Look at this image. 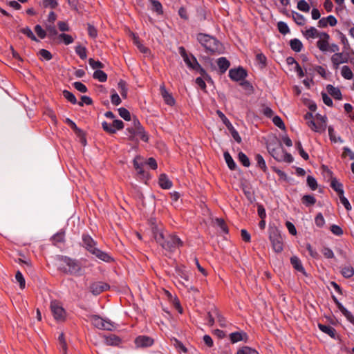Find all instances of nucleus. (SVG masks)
Segmentation results:
<instances>
[{
	"mask_svg": "<svg viewBox=\"0 0 354 354\" xmlns=\"http://www.w3.org/2000/svg\"><path fill=\"white\" fill-rule=\"evenodd\" d=\"M57 269L64 274L77 275L81 271L80 263L66 256H59L57 258Z\"/></svg>",
	"mask_w": 354,
	"mask_h": 354,
	"instance_id": "nucleus-1",
	"label": "nucleus"
},
{
	"mask_svg": "<svg viewBox=\"0 0 354 354\" xmlns=\"http://www.w3.org/2000/svg\"><path fill=\"white\" fill-rule=\"evenodd\" d=\"M153 234L156 241L159 243L162 248L166 250L172 252L176 248L181 246L183 245V242L181 240L176 236H171L170 239L171 241H174L173 244H169V243H165V240L167 238L166 234H164L162 230L160 227H155L153 230Z\"/></svg>",
	"mask_w": 354,
	"mask_h": 354,
	"instance_id": "nucleus-2",
	"label": "nucleus"
},
{
	"mask_svg": "<svg viewBox=\"0 0 354 354\" xmlns=\"http://www.w3.org/2000/svg\"><path fill=\"white\" fill-rule=\"evenodd\" d=\"M308 126L314 131L322 133L326 128V117L320 114H316L315 118L312 113L305 115Z\"/></svg>",
	"mask_w": 354,
	"mask_h": 354,
	"instance_id": "nucleus-3",
	"label": "nucleus"
},
{
	"mask_svg": "<svg viewBox=\"0 0 354 354\" xmlns=\"http://www.w3.org/2000/svg\"><path fill=\"white\" fill-rule=\"evenodd\" d=\"M198 41L208 50L212 52L218 51L220 49L219 42L208 35L199 34L197 36Z\"/></svg>",
	"mask_w": 354,
	"mask_h": 354,
	"instance_id": "nucleus-4",
	"label": "nucleus"
},
{
	"mask_svg": "<svg viewBox=\"0 0 354 354\" xmlns=\"http://www.w3.org/2000/svg\"><path fill=\"white\" fill-rule=\"evenodd\" d=\"M179 52L183 57L184 62L190 68L198 71L202 75H205V71L201 67L196 59L194 56L188 55L183 47L179 48Z\"/></svg>",
	"mask_w": 354,
	"mask_h": 354,
	"instance_id": "nucleus-5",
	"label": "nucleus"
},
{
	"mask_svg": "<svg viewBox=\"0 0 354 354\" xmlns=\"http://www.w3.org/2000/svg\"><path fill=\"white\" fill-rule=\"evenodd\" d=\"M269 239L274 252L277 253L281 252L283 248V239L277 229L272 228L270 230Z\"/></svg>",
	"mask_w": 354,
	"mask_h": 354,
	"instance_id": "nucleus-6",
	"label": "nucleus"
},
{
	"mask_svg": "<svg viewBox=\"0 0 354 354\" xmlns=\"http://www.w3.org/2000/svg\"><path fill=\"white\" fill-rule=\"evenodd\" d=\"M50 310L54 318L59 322H62L66 318V311L61 304L57 301L50 303Z\"/></svg>",
	"mask_w": 354,
	"mask_h": 354,
	"instance_id": "nucleus-7",
	"label": "nucleus"
},
{
	"mask_svg": "<svg viewBox=\"0 0 354 354\" xmlns=\"http://www.w3.org/2000/svg\"><path fill=\"white\" fill-rule=\"evenodd\" d=\"M93 326L99 329L111 330V322L103 319L102 317L95 315L91 318Z\"/></svg>",
	"mask_w": 354,
	"mask_h": 354,
	"instance_id": "nucleus-8",
	"label": "nucleus"
},
{
	"mask_svg": "<svg viewBox=\"0 0 354 354\" xmlns=\"http://www.w3.org/2000/svg\"><path fill=\"white\" fill-rule=\"evenodd\" d=\"M329 39L330 36L328 33L322 32L321 37L317 42V46L321 51L327 52L329 50Z\"/></svg>",
	"mask_w": 354,
	"mask_h": 354,
	"instance_id": "nucleus-9",
	"label": "nucleus"
},
{
	"mask_svg": "<svg viewBox=\"0 0 354 354\" xmlns=\"http://www.w3.org/2000/svg\"><path fill=\"white\" fill-rule=\"evenodd\" d=\"M246 72L243 68L230 69L229 71L230 77L234 81L243 80L246 77Z\"/></svg>",
	"mask_w": 354,
	"mask_h": 354,
	"instance_id": "nucleus-10",
	"label": "nucleus"
},
{
	"mask_svg": "<svg viewBox=\"0 0 354 354\" xmlns=\"http://www.w3.org/2000/svg\"><path fill=\"white\" fill-rule=\"evenodd\" d=\"M268 149L271 156L277 161L283 160L282 153L283 151L281 144L279 143L278 145L274 147L272 145H269Z\"/></svg>",
	"mask_w": 354,
	"mask_h": 354,
	"instance_id": "nucleus-11",
	"label": "nucleus"
},
{
	"mask_svg": "<svg viewBox=\"0 0 354 354\" xmlns=\"http://www.w3.org/2000/svg\"><path fill=\"white\" fill-rule=\"evenodd\" d=\"M109 288V284L102 281L93 283L90 286V290L94 295H98Z\"/></svg>",
	"mask_w": 354,
	"mask_h": 354,
	"instance_id": "nucleus-12",
	"label": "nucleus"
},
{
	"mask_svg": "<svg viewBox=\"0 0 354 354\" xmlns=\"http://www.w3.org/2000/svg\"><path fill=\"white\" fill-rule=\"evenodd\" d=\"M330 59L335 69L338 68L340 64L348 62V57L342 53H334Z\"/></svg>",
	"mask_w": 354,
	"mask_h": 354,
	"instance_id": "nucleus-13",
	"label": "nucleus"
},
{
	"mask_svg": "<svg viewBox=\"0 0 354 354\" xmlns=\"http://www.w3.org/2000/svg\"><path fill=\"white\" fill-rule=\"evenodd\" d=\"M82 242L84 247L91 253L96 249V243L90 235L84 234L82 235Z\"/></svg>",
	"mask_w": 354,
	"mask_h": 354,
	"instance_id": "nucleus-14",
	"label": "nucleus"
},
{
	"mask_svg": "<svg viewBox=\"0 0 354 354\" xmlns=\"http://www.w3.org/2000/svg\"><path fill=\"white\" fill-rule=\"evenodd\" d=\"M153 343V339L147 336H139L135 339V344L138 347L150 346Z\"/></svg>",
	"mask_w": 354,
	"mask_h": 354,
	"instance_id": "nucleus-15",
	"label": "nucleus"
},
{
	"mask_svg": "<svg viewBox=\"0 0 354 354\" xmlns=\"http://www.w3.org/2000/svg\"><path fill=\"white\" fill-rule=\"evenodd\" d=\"M160 89L161 95L164 99L165 103L170 106L174 105L175 102L174 99L172 97V95L170 93H169L168 91L166 90L164 84H162L160 86Z\"/></svg>",
	"mask_w": 354,
	"mask_h": 354,
	"instance_id": "nucleus-16",
	"label": "nucleus"
},
{
	"mask_svg": "<svg viewBox=\"0 0 354 354\" xmlns=\"http://www.w3.org/2000/svg\"><path fill=\"white\" fill-rule=\"evenodd\" d=\"M128 131L133 136L139 137L142 141L147 142L148 136L143 127H138V129H128Z\"/></svg>",
	"mask_w": 354,
	"mask_h": 354,
	"instance_id": "nucleus-17",
	"label": "nucleus"
},
{
	"mask_svg": "<svg viewBox=\"0 0 354 354\" xmlns=\"http://www.w3.org/2000/svg\"><path fill=\"white\" fill-rule=\"evenodd\" d=\"M337 306L342 313L346 317V319L354 325V317L344 306L335 299Z\"/></svg>",
	"mask_w": 354,
	"mask_h": 354,
	"instance_id": "nucleus-18",
	"label": "nucleus"
},
{
	"mask_svg": "<svg viewBox=\"0 0 354 354\" xmlns=\"http://www.w3.org/2000/svg\"><path fill=\"white\" fill-rule=\"evenodd\" d=\"M290 262L294 268L297 270L298 272H300L303 274L306 273L305 270L302 266V263L298 257L295 256L292 257L290 259Z\"/></svg>",
	"mask_w": 354,
	"mask_h": 354,
	"instance_id": "nucleus-19",
	"label": "nucleus"
},
{
	"mask_svg": "<svg viewBox=\"0 0 354 354\" xmlns=\"http://www.w3.org/2000/svg\"><path fill=\"white\" fill-rule=\"evenodd\" d=\"M326 90L328 93L334 98L337 100H340L342 98V93L338 88L329 84L326 86Z\"/></svg>",
	"mask_w": 354,
	"mask_h": 354,
	"instance_id": "nucleus-20",
	"label": "nucleus"
},
{
	"mask_svg": "<svg viewBox=\"0 0 354 354\" xmlns=\"http://www.w3.org/2000/svg\"><path fill=\"white\" fill-rule=\"evenodd\" d=\"M159 185L162 189H169L172 183L165 174H161L159 178Z\"/></svg>",
	"mask_w": 354,
	"mask_h": 354,
	"instance_id": "nucleus-21",
	"label": "nucleus"
},
{
	"mask_svg": "<svg viewBox=\"0 0 354 354\" xmlns=\"http://www.w3.org/2000/svg\"><path fill=\"white\" fill-rule=\"evenodd\" d=\"M305 36L307 38H319L322 32H319L315 27H310L305 32Z\"/></svg>",
	"mask_w": 354,
	"mask_h": 354,
	"instance_id": "nucleus-22",
	"label": "nucleus"
},
{
	"mask_svg": "<svg viewBox=\"0 0 354 354\" xmlns=\"http://www.w3.org/2000/svg\"><path fill=\"white\" fill-rule=\"evenodd\" d=\"M143 159L140 156H136L133 160V166L138 174H143L144 171L142 169Z\"/></svg>",
	"mask_w": 354,
	"mask_h": 354,
	"instance_id": "nucleus-23",
	"label": "nucleus"
},
{
	"mask_svg": "<svg viewBox=\"0 0 354 354\" xmlns=\"http://www.w3.org/2000/svg\"><path fill=\"white\" fill-rule=\"evenodd\" d=\"M91 254L96 256L99 259L106 262H109L111 259V257L107 253H105L97 248H96Z\"/></svg>",
	"mask_w": 354,
	"mask_h": 354,
	"instance_id": "nucleus-24",
	"label": "nucleus"
},
{
	"mask_svg": "<svg viewBox=\"0 0 354 354\" xmlns=\"http://www.w3.org/2000/svg\"><path fill=\"white\" fill-rule=\"evenodd\" d=\"M230 340L232 343H236L241 340H244L247 337V335L245 333L235 332L230 335Z\"/></svg>",
	"mask_w": 354,
	"mask_h": 354,
	"instance_id": "nucleus-25",
	"label": "nucleus"
},
{
	"mask_svg": "<svg viewBox=\"0 0 354 354\" xmlns=\"http://www.w3.org/2000/svg\"><path fill=\"white\" fill-rule=\"evenodd\" d=\"M217 64L221 71L224 73L230 66L229 61L225 57H220L217 60Z\"/></svg>",
	"mask_w": 354,
	"mask_h": 354,
	"instance_id": "nucleus-26",
	"label": "nucleus"
},
{
	"mask_svg": "<svg viewBox=\"0 0 354 354\" xmlns=\"http://www.w3.org/2000/svg\"><path fill=\"white\" fill-rule=\"evenodd\" d=\"M290 44L291 48L295 52H300L303 48L301 41L298 39H293L290 40Z\"/></svg>",
	"mask_w": 354,
	"mask_h": 354,
	"instance_id": "nucleus-27",
	"label": "nucleus"
},
{
	"mask_svg": "<svg viewBox=\"0 0 354 354\" xmlns=\"http://www.w3.org/2000/svg\"><path fill=\"white\" fill-rule=\"evenodd\" d=\"M223 156L228 167L231 170H234L236 165L230 154L227 151H226L224 153Z\"/></svg>",
	"mask_w": 354,
	"mask_h": 354,
	"instance_id": "nucleus-28",
	"label": "nucleus"
},
{
	"mask_svg": "<svg viewBox=\"0 0 354 354\" xmlns=\"http://www.w3.org/2000/svg\"><path fill=\"white\" fill-rule=\"evenodd\" d=\"M114 118L115 117L112 115V133H115L116 130H120L124 128L123 122Z\"/></svg>",
	"mask_w": 354,
	"mask_h": 354,
	"instance_id": "nucleus-29",
	"label": "nucleus"
},
{
	"mask_svg": "<svg viewBox=\"0 0 354 354\" xmlns=\"http://www.w3.org/2000/svg\"><path fill=\"white\" fill-rule=\"evenodd\" d=\"M319 328L322 332L328 334L331 337H335V330L333 327L330 326L319 324Z\"/></svg>",
	"mask_w": 354,
	"mask_h": 354,
	"instance_id": "nucleus-30",
	"label": "nucleus"
},
{
	"mask_svg": "<svg viewBox=\"0 0 354 354\" xmlns=\"http://www.w3.org/2000/svg\"><path fill=\"white\" fill-rule=\"evenodd\" d=\"M341 75L346 80H351L353 77V72L348 66H344L342 67Z\"/></svg>",
	"mask_w": 354,
	"mask_h": 354,
	"instance_id": "nucleus-31",
	"label": "nucleus"
},
{
	"mask_svg": "<svg viewBox=\"0 0 354 354\" xmlns=\"http://www.w3.org/2000/svg\"><path fill=\"white\" fill-rule=\"evenodd\" d=\"M93 78L99 80L100 82H104L107 80V75L101 70H96L93 73Z\"/></svg>",
	"mask_w": 354,
	"mask_h": 354,
	"instance_id": "nucleus-32",
	"label": "nucleus"
},
{
	"mask_svg": "<svg viewBox=\"0 0 354 354\" xmlns=\"http://www.w3.org/2000/svg\"><path fill=\"white\" fill-rule=\"evenodd\" d=\"M331 187L334 189L335 191L337 192L338 196L344 194V190L342 189V185L339 182H338L336 179H333L330 183Z\"/></svg>",
	"mask_w": 354,
	"mask_h": 354,
	"instance_id": "nucleus-33",
	"label": "nucleus"
},
{
	"mask_svg": "<svg viewBox=\"0 0 354 354\" xmlns=\"http://www.w3.org/2000/svg\"><path fill=\"white\" fill-rule=\"evenodd\" d=\"M74 133H75L76 136L79 138L80 142L83 146H85L86 145V138L85 137L84 132L80 128H77Z\"/></svg>",
	"mask_w": 354,
	"mask_h": 354,
	"instance_id": "nucleus-34",
	"label": "nucleus"
},
{
	"mask_svg": "<svg viewBox=\"0 0 354 354\" xmlns=\"http://www.w3.org/2000/svg\"><path fill=\"white\" fill-rule=\"evenodd\" d=\"M292 16L294 21H295V23L297 24H298L299 26H302L305 24L306 19L302 15H301L297 12H292Z\"/></svg>",
	"mask_w": 354,
	"mask_h": 354,
	"instance_id": "nucleus-35",
	"label": "nucleus"
},
{
	"mask_svg": "<svg viewBox=\"0 0 354 354\" xmlns=\"http://www.w3.org/2000/svg\"><path fill=\"white\" fill-rule=\"evenodd\" d=\"M62 94L64 98H66L71 104H75L77 103L75 96L71 92L67 90H64L63 91Z\"/></svg>",
	"mask_w": 354,
	"mask_h": 354,
	"instance_id": "nucleus-36",
	"label": "nucleus"
},
{
	"mask_svg": "<svg viewBox=\"0 0 354 354\" xmlns=\"http://www.w3.org/2000/svg\"><path fill=\"white\" fill-rule=\"evenodd\" d=\"M118 113L121 118L126 121L131 120V115L129 111L125 108L121 107L118 109Z\"/></svg>",
	"mask_w": 354,
	"mask_h": 354,
	"instance_id": "nucleus-37",
	"label": "nucleus"
},
{
	"mask_svg": "<svg viewBox=\"0 0 354 354\" xmlns=\"http://www.w3.org/2000/svg\"><path fill=\"white\" fill-rule=\"evenodd\" d=\"M118 89L119 92L120 93L122 97L126 98L127 97V86L126 84L124 81L120 80L118 83Z\"/></svg>",
	"mask_w": 354,
	"mask_h": 354,
	"instance_id": "nucleus-38",
	"label": "nucleus"
},
{
	"mask_svg": "<svg viewBox=\"0 0 354 354\" xmlns=\"http://www.w3.org/2000/svg\"><path fill=\"white\" fill-rule=\"evenodd\" d=\"M58 38L66 45H68L73 42V38L68 34L61 33L59 35Z\"/></svg>",
	"mask_w": 354,
	"mask_h": 354,
	"instance_id": "nucleus-39",
	"label": "nucleus"
},
{
	"mask_svg": "<svg viewBox=\"0 0 354 354\" xmlns=\"http://www.w3.org/2000/svg\"><path fill=\"white\" fill-rule=\"evenodd\" d=\"M150 2L151 3L152 8L151 9L153 11H156L158 14H162V7L161 3L156 0H150Z\"/></svg>",
	"mask_w": 354,
	"mask_h": 354,
	"instance_id": "nucleus-40",
	"label": "nucleus"
},
{
	"mask_svg": "<svg viewBox=\"0 0 354 354\" xmlns=\"http://www.w3.org/2000/svg\"><path fill=\"white\" fill-rule=\"evenodd\" d=\"M255 160L257 161V166L259 168H261V169H263V171H266L267 169V167H266V162H265L263 158L262 157V156H261L260 154H257L255 156Z\"/></svg>",
	"mask_w": 354,
	"mask_h": 354,
	"instance_id": "nucleus-41",
	"label": "nucleus"
},
{
	"mask_svg": "<svg viewBox=\"0 0 354 354\" xmlns=\"http://www.w3.org/2000/svg\"><path fill=\"white\" fill-rule=\"evenodd\" d=\"M342 274L344 277L350 278L354 274V269L349 266H344L342 270Z\"/></svg>",
	"mask_w": 354,
	"mask_h": 354,
	"instance_id": "nucleus-42",
	"label": "nucleus"
},
{
	"mask_svg": "<svg viewBox=\"0 0 354 354\" xmlns=\"http://www.w3.org/2000/svg\"><path fill=\"white\" fill-rule=\"evenodd\" d=\"M75 53L82 59L86 58V48L84 46H77L75 48Z\"/></svg>",
	"mask_w": 354,
	"mask_h": 354,
	"instance_id": "nucleus-43",
	"label": "nucleus"
},
{
	"mask_svg": "<svg viewBox=\"0 0 354 354\" xmlns=\"http://www.w3.org/2000/svg\"><path fill=\"white\" fill-rule=\"evenodd\" d=\"M21 32L26 35L28 37L31 39L32 41H38V39L35 37V35L33 34L32 31L29 27L24 28L21 30Z\"/></svg>",
	"mask_w": 354,
	"mask_h": 354,
	"instance_id": "nucleus-44",
	"label": "nucleus"
},
{
	"mask_svg": "<svg viewBox=\"0 0 354 354\" xmlns=\"http://www.w3.org/2000/svg\"><path fill=\"white\" fill-rule=\"evenodd\" d=\"M238 158H239V161L243 164V166L247 167L250 166V162L249 158L247 157V156L244 153H243L241 151L239 152L238 154Z\"/></svg>",
	"mask_w": 354,
	"mask_h": 354,
	"instance_id": "nucleus-45",
	"label": "nucleus"
},
{
	"mask_svg": "<svg viewBox=\"0 0 354 354\" xmlns=\"http://www.w3.org/2000/svg\"><path fill=\"white\" fill-rule=\"evenodd\" d=\"M297 8L303 12H308L310 10V6L305 0H300L297 3Z\"/></svg>",
	"mask_w": 354,
	"mask_h": 354,
	"instance_id": "nucleus-46",
	"label": "nucleus"
},
{
	"mask_svg": "<svg viewBox=\"0 0 354 354\" xmlns=\"http://www.w3.org/2000/svg\"><path fill=\"white\" fill-rule=\"evenodd\" d=\"M15 279L19 283V286L21 289H24L26 286V281L24 277L20 271H17L15 274Z\"/></svg>",
	"mask_w": 354,
	"mask_h": 354,
	"instance_id": "nucleus-47",
	"label": "nucleus"
},
{
	"mask_svg": "<svg viewBox=\"0 0 354 354\" xmlns=\"http://www.w3.org/2000/svg\"><path fill=\"white\" fill-rule=\"evenodd\" d=\"M302 201L306 205H312L316 203V199L311 195H305L302 198Z\"/></svg>",
	"mask_w": 354,
	"mask_h": 354,
	"instance_id": "nucleus-48",
	"label": "nucleus"
},
{
	"mask_svg": "<svg viewBox=\"0 0 354 354\" xmlns=\"http://www.w3.org/2000/svg\"><path fill=\"white\" fill-rule=\"evenodd\" d=\"M328 134L331 141L334 142H342V140L339 137H337L335 134L334 129L332 127H329L328 129Z\"/></svg>",
	"mask_w": 354,
	"mask_h": 354,
	"instance_id": "nucleus-49",
	"label": "nucleus"
},
{
	"mask_svg": "<svg viewBox=\"0 0 354 354\" xmlns=\"http://www.w3.org/2000/svg\"><path fill=\"white\" fill-rule=\"evenodd\" d=\"M236 354H259V353L248 346H245L239 350Z\"/></svg>",
	"mask_w": 354,
	"mask_h": 354,
	"instance_id": "nucleus-50",
	"label": "nucleus"
},
{
	"mask_svg": "<svg viewBox=\"0 0 354 354\" xmlns=\"http://www.w3.org/2000/svg\"><path fill=\"white\" fill-rule=\"evenodd\" d=\"M64 232H59L52 237V240L55 243H62L64 241Z\"/></svg>",
	"mask_w": 354,
	"mask_h": 354,
	"instance_id": "nucleus-51",
	"label": "nucleus"
},
{
	"mask_svg": "<svg viewBox=\"0 0 354 354\" xmlns=\"http://www.w3.org/2000/svg\"><path fill=\"white\" fill-rule=\"evenodd\" d=\"M35 31L37 36L41 39H44L46 36V32L41 28L40 25L35 26Z\"/></svg>",
	"mask_w": 354,
	"mask_h": 354,
	"instance_id": "nucleus-52",
	"label": "nucleus"
},
{
	"mask_svg": "<svg viewBox=\"0 0 354 354\" xmlns=\"http://www.w3.org/2000/svg\"><path fill=\"white\" fill-rule=\"evenodd\" d=\"M73 85L76 90L81 93H86L88 91L86 86L80 82H75Z\"/></svg>",
	"mask_w": 354,
	"mask_h": 354,
	"instance_id": "nucleus-53",
	"label": "nucleus"
},
{
	"mask_svg": "<svg viewBox=\"0 0 354 354\" xmlns=\"http://www.w3.org/2000/svg\"><path fill=\"white\" fill-rule=\"evenodd\" d=\"M39 54L44 59L47 61L50 60L53 57L51 53L46 49H41Z\"/></svg>",
	"mask_w": 354,
	"mask_h": 354,
	"instance_id": "nucleus-54",
	"label": "nucleus"
},
{
	"mask_svg": "<svg viewBox=\"0 0 354 354\" xmlns=\"http://www.w3.org/2000/svg\"><path fill=\"white\" fill-rule=\"evenodd\" d=\"M340 203L344 206L347 210L351 209V205L348 199L344 196V194L339 196Z\"/></svg>",
	"mask_w": 354,
	"mask_h": 354,
	"instance_id": "nucleus-55",
	"label": "nucleus"
},
{
	"mask_svg": "<svg viewBox=\"0 0 354 354\" xmlns=\"http://www.w3.org/2000/svg\"><path fill=\"white\" fill-rule=\"evenodd\" d=\"M307 184L313 190H315L317 187V183L315 178L310 176L307 177Z\"/></svg>",
	"mask_w": 354,
	"mask_h": 354,
	"instance_id": "nucleus-56",
	"label": "nucleus"
},
{
	"mask_svg": "<svg viewBox=\"0 0 354 354\" xmlns=\"http://www.w3.org/2000/svg\"><path fill=\"white\" fill-rule=\"evenodd\" d=\"M278 29L279 32L283 35L288 33L289 32V28L287 24L283 21H279L278 23Z\"/></svg>",
	"mask_w": 354,
	"mask_h": 354,
	"instance_id": "nucleus-57",
	"label": "nucleus"
},
{
	"mask_svg": "<svg viewBox=\"0 0 354 354\" xmlns=\"http://www.w3.org/2000/svg\"><path fill=\"white\" fill-rule=\"evenodd\" d=\"M315 221L316 225L319 227H323L324 225V224H325L324 218L323 215L321 213H319L316 216Z\"/></svg>",
	"mask_w": 354,
	"mask_h": 354,
	"instance_id": "nucleus-58",
	"label": "nucleus"
},
{
	"mask_svg": "<svg viewBox=\"0 0 354 354\" xmlns=\"http://www.w3.org/2000/svg\"><path fill=\"white\" fill-rule=\"evenodd\" d=\"M92 103H93L92 99L90 97L86 96V95L82 96L81 101L77 102V104L80 106H83L84 104H86L87 105H91Z\"/></svg>",
	"mask_w": 354,
	"mask_h": 354,
	"instance_id": "nucleus-59",
	"label": "nucleus"
},
{
	"mask_svg": "<svg viewBox=\"0 0 354 354\" xmlns=\"http://www.w3.org/2000/svg\"><path fill=\"white\" fill-rule=\"evenodd\" d=\"M89 65L93 68H101L103 67V64L100 61H95L93 58L88 59Z\"/></svg>",
	"mask_w": 354,
	"mask_h": 354,
	"instance_id": "nucleus-60",
	"label": "nucleus"
},
{
	"mask_svg": "<svg viewBox=\"0 0 354 354\" xmlns=\"http://www.w3.org/2000/svg\"><path fill=\"white\" fill-rule=\"evenodd\" d=\"M57 5L58 3L56 0H44L43 1V6L45 8H55Z\"/></svg>",
	"mask_w": 354,
	"mask_h": 354,
	"instance_id": "nucleus-61",
	"label": "nucleus"
},
{
	"mask_svg": "<svg viewBox=\"0 0 354 354\" xmlns=\"http://www.w3.org/2000/svg\"><path fill=\"white\" fill-rule=\"evenodd\" d=\"M272 122L273 123L277 126L279 128H280L281 129H285V125L281 120V118H279V116H274L272 119Z\"/></svg>",
	"mask_w": 354,
	"mask_h": 354,
	"instance_id": "nucleus-62",
	"label": "nucleus"
},
{
	"mask_svg": "<svg viewBox=\"0 0 354 354\" xmlns=\"http://www.w3.org/2000/svg\"><path fill=\"white\" fill-rule=\"evenodd\" d=\"M322 252L323 255L327 259H332L334 257L333 252L328 248H324L322 250Z\"/></svg>",
	"mask_w": 354,
	"mask_h": 354,
	"instance_id": "nucleus-63",
	"label": "nucleus"
},
{
	"mask_svg": "<svg viewBox=\"0 0 354 354\" xmlns=\"http://www.w3.org/2000/svg\"><path fill=\"white\" fill-rule=\"evenodd\" d=\"M46 30L48 32V36L50 37H53L54 36H56L57 35V30L56 29V28L54 26H46Z\"/></svg>",
	"mask_w": 354,
	"mask_h": 354,
	"instance_id": "nucleus-64",
	"label": "nucleus"
}]
</instances>
